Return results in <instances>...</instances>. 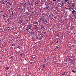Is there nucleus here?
Listing matches in <instances>:
<instances>
[{
	"label": "nucleus",
	"mask_w": 76,
	"mask_h": 76,
	"mask_svg": "<svg viewBox=\"0 0 76 76\" xmlns=\"http://www.w3.org/2000/svg\"><path fill=\"white\" fill-rule=\"evenodd\" d=\"M11 24H12V25H13V22H12V23H11Z\"/></svg>",
	"instance_id": "obj_28"
},
{
	"label": "nucleus",
	"mask_w": 76,
	"mask_h": 76,
	"mask_svg": "<svg viewBox=\"0 0 76 76\" xmlns=\"http://www.w3.org/2000/svg\"><path fill=\"white\" fill-rule=\"evenodd\" d=\"M72 60H70L69 61V62H72Z\"/></svg>",
	"instance_id": "obj_25"
},
{
	"label": "nucleus",
	"mask_w": 76,
	"mask_h": 76,
	"mask_svg": "<svg viewBox=\"0 0 76 76\" xmlns=\"http://www.w3.org/2000/svg\"><path fill=\"white\" fill-rule=\"evenodd\" d=\"M72 72H74V73H75V71H74V70H72Z\"/></svg>",
	"instance_id": "obj_20"
},
{
	"label": "nucleus",
	"mask_w": 76,
	"mask_h": 76,
	"mask_svg": "<svg viewBox=\"0 0 76 76\" xmlns=\"http://www.w3.org/2000/svg\"><path fill=\"white\" fill-rule=\"evenodd\" d=\"M32 38H34V37H32Z\"/></svg>",
	"instance_id": "obj_46"
},
{
	"label": "nucleus",
	"mask_w": 76,
	"mask_h": 76,
	"mask_svg": "<svg viewBox=\"0 0 76 76\" xmlns=\"http://www.w3.org/2000/svg\"><path fill=\"white\" fill-rule=\"evenodd\" d=\"M7 54L8 55V54Z\"/></svg>",
	"instance_id": "obj_55"
},
{
	"label": "nucleus",
	"mask_w": 76,
	"mask_h": 76,
	"mask_svg": "<svg viewBox=\"0 0 76 76\" xmlns=\"http://www.w3.org/2000/svg\"><path fill=\"white\" fill-rule=\"evenodd\" d=\"M58 39H57V42H56V43H58Z\"/></svg>",
	"instance_id": "obj_19"
},
{
	"label": "nucleus",
	"mask_w": 76,
	"mask_h": 76,
	"mask_svg": "<svg viewBox=\"0 0 76 76\" xmlns=\"http://www.w3.org/2000/svg\"><path fill=\"white\" fill-rule=\"evenodd\" d=\"M28 32H29V31H28Z\"/></svg>",
	"instance_id": "obj_54"
},
{
	"label": "nucleus",
	"mask_w": 76,
	"mask_h": 76,
	"mask_svg": "<svg viewBox=\"0 0 76 76\" xmlns=\"http://www.w3.org/2000/svg\"><path fill=\"white\" fill-rule=\"evenodd\" d=\"M7 57H8V58L9 57V56H8Z\"/></svg>",
	"instance_id": "obj_42"
},
{
	"label": "nucleus",
	"mask_w": 76,
	"mask_h": 76,
	"mask_svg": "<svg viewBox=\"0 0 76 76\" xmlns=\"http://www.w3.org/2000/svg\"><path fill=\"white\" fill-rule=\"evenodd\" d=\"M57 1H60V0H57Z\"/></svg>",
	"instance_id": "obj_40"
},
{
	"label": "nucleus",
	"mask_w": 76,
	"mask_h": 76,
	"mask_svg": "<svg viewBox=\"0 0 76 76\" xmlns=\"http://www.w3.org/2000/svg\"><path fill=\"white\" fill-rule=\"evenodd\" d=\"M33 30H30V31L31 32H30L29 33H28V34L30 35V34H32V33H33Z\"/></svg>",
	"instance_id": "obj_5"
},
{
	"label": "nucleus",
	"mask_w": 76,
	"mask_h": 76,
	"mask_svg": "<svg viewBox=\"0 0 76 76\" xmlns=\"http://www.w3.org/2000/svg\"><path fill=\"white\" fill-rule=\"evenodd\" d=\"M69 1V0H65V2H67Z\"/></svg>",
	"instance_id": "obj_13"
},
{
	"label": "nucleus",
	"mask_w": 76,
	"mask_h": 76,
	"mask_svg": "<svg viewBox=\"0 0 76 76\" xmlns=\"http://www.w3.org/2000/svg\"><path fill=\"white\" fill-rule=\"evenodd\" d=\"M12 46H14V45L13 44H12Z\"/></svg>",
	"instance_id": "obj_34"
},
{
	"label": "nucleus",
	"mask_w": 76,
	"mask_h": 76,
	"mask_svg": "<svg viewBox=\"0 0 76 76\" xmlns=\"http://www.w3.org/2000/svg\"><path fill=\"white\" fill-rule=\"evenodd\" d=\"M65 8H66V7H65Z\"/></svg>",
	"instance_id": "obj_57"
},
{
	"label": "nucleus",
	"mask_w": 76,
	"mask_h": 76,
	"mask_svg": "<svg viewBox=\"0 0 76 76\" xmlns=\"http://www.w3.org/2000/svg\"><path fill=\"white\" fill-rule=\"evenodd\" d=\"M72 6H74V5H72Z\"/></svg>",
	"instance_id": "obj_41"
},
{
	"label": "nucleus",
	"mask_w": 76,
	"mask_h": 76,
	"mask_svg": "<svg viewBox=\"0 0 76 76\" xmlns=\"http://www.w3.org/2000/svg\"><path fill=\"white\" fill-rule=\"evenodd\" d=\"M64 6V4L62 3L61 4V6H60V7H61V8H62V7H63V6Z\"/></svg>",
	"instance_id": "obj_6"
},
{
	"label": "nucleus",
	"mask_w": 76,
	"mask_h": 76,
	"mask_svg": "<svg viewBox=\"0 0 76 76\" xmlns=\"http://www.w3.org/2000/svg\"><path fill=\"white\" fill-rule=\"evenodd\" d=\"M44 29H45V28H44Z\"/></svg>",
	"instance_id": "obj_52"
},
{
	"label": "nucleus",
	"mask_w": 76,
	"mask_h": 76,
	"mask_svg": "<svg viewBox=\"0 0 76 76\" xmlns=\"http://www.w3.org/2000/svg\"><path fill=\"white\" fill-rule=\"evenodd\" d=\"M44 28V27L42 26V28Z\"/></svg>",
	"instance_id": "obj_32"
},
{
	"label": "nucleus",
	"mask_w": 76,
	"mask_h": 76,
	"mask_svg": "<svg viewBox=\"0 0 76 76\" xmlns=\"http://www.w3.org/2000/svg\"><path fill=\"white\" fill-rule=\"evenodd\" d=\"M10 21L9 20H7V23H9V22H10Z\"/></svg>",
	"instance_id": "obj_10"
},
{
	"label": "nucleus",
	"mask_w": 76,
	"mask_h": 76,
	"mask_svg": "<svg viewBox=\"0 0 76 76\" xmlns=\"http://www.w3.org/2000/svg\"><path fill=\"white\" fill-rule=\"evenodd\" d=\"M75 10H76V8H75Z\"/></svg>",
	"instance_id": "obj_47"
},
{
	"label": "nucleus",
	"mask_w": 76,
	"mask_h": 76,
	"mask_svg": "<svg viewBox=\"0 0 76 76\" xmlns=\"http://www.w3.org/2000/svg\"><path fill=\"white\" fill-rule=\"evenodd\" d=\"M2 12H3V11H1Z\"/></svg>",
	"instance_id": "obj_45"
},
{
	"label": "nucleus",
	"mask_w": 76,
	"mask_h": 76,
	"mask_svg": "<svg viewBox=\"0 0 76 76\" xmlns=\"http://www.w3.org/2000/svg\"><path fill=\"white\" fill-rule=\"evenodd\" d=\"M65 75V72H64V73L62 74V75Z\"/></svg>",
	"instance_id": "obj_22"
},
{
	"label": "nucleus",
	"mask_w": 76,
	"mask_h": 76,
	"mask_svg": "<svg viewBox=\"0 0 76 76\" xmlns=\"http://www.w3.org/2000/svg\"><path fill=\"white\" fill-rule=\"evenodd\" d=\"M46 22V23H48L47 21L46 20L45 21Z\"/></svg>",
	"instance_id": "obj_21"
},
{
	"label": "nucleus",
	"mask_w": 76,
	"mask_h": 76,
	"mask_svg": "<svg viewBox=\"0 0 76 76\" xmlns=\"http://www.w3.org/2000/svg\"><path fill=\"white\" fill-rule=\"evenodd\" d=\"M20 54V55L21 56V57H22V55L23 54L21 53V54Z\"/></svg>",
	"instance_id": "obj_23"
},
{
	"label": "nucleus",
	"mask_w": 76,
	"mask_h": 76,
	"mask_svg": "<svg viewBox=\"0 0 76 76\" xmlns=\"http://www.w3.org/2000/svg\"><path fill=\"white\" fill-rule=\"evenodd\" d=\"M65 37H66L64 36V38H65Z\"/></svg>",
	"instance_id": "obj_43"
},
{
	"label": "nucleus",
	"mask_w": 76,
	"mask_h": 76,
	"mask_svg": "<svg viewBox=\"0 0 76 76\" xmlns=\"http://www.w3.org/2000/svg\"><path fill=\"white\" fill-rule=\"evenodd\" d=\"M33 25H34L33 26H37L38 24H37V22H35L33 23Z\"/></svg>",
	"instance_id": "obj_3"
},
{
	"label": "nucleus",
	"mask_w": 76,
	"mask_h": 76,
	"mask_svg": "<svg viewBox=\"0 0 76 76\" xmlns=\"http://www.w3.org/2000/svg\"><path fill=\"white\" fill-rule=\"evenodd\" d=\"M70 58H69L68 59H69V60H70Z\"/></svg>",
	"instance_id": "obj_37"
},
{
	"label": "nucleus",
	"mask_w": 76,
	"mask_h": 76,
	"mask_svg": "<svg viewBox=\"0 0 76 76\" xmlns=\"http://www.w3.org/2000/svg\"><path fill=\"white\" fill-rule=\"evenodd\" d=\"M6 70H8V69H9V68L8 67H6Z\"/></svg>",
	"instance_id": "obj_9"
},
{
	"label": "nucleus",
	"mask_w": 76,
	"mask_h": 76,
	"mask_svg": "<svg viewBox=\"0 0 76 76\" xmlns=\"http://www.w3.org/2000/svg\"><path fill=\"white\" fill-rule=\"evenodd\" d=\"M60 0V1H61V0Z\"/></svg>",
	"instance_id": "obj_48"
},
{
	"label": "nucleus",
	"mask_w": 76,
	"mask_h": 76,
	"mask_svg": "<svg viewBox=\"0 0 76 76\" xmlns=\"http://www.w3.org/2000/svg\"><path fill=\"white\" fill-rule=\"evenodd\" d=\"M0 64H1L0 63Z\"/></svg>",
	"instance_id": "obj_53"
},
{
	"label": "nucleus",
	"mask_w": 76,
	"mask_h": 76,
	"mask_svg": "<svg viewBox=\"0 0 76 76\" xmlns=\"http://www.w3.org/2000/svg\"><path fill=\"white\" fill-rule=\"evenodd\" d=\"M66 10H68V8H66Z\"/></svg>",
	"instance_id": "obj_33"
},
{
	"label": "nucleus",
	"mask_w": 76,
	"mask_h": 76,
	"mask_svg": "<svg viewBox=\"0 0 76 76\" xmlns=\"http://www.w3.org/2000/svg\"><path fill=\"white\" fill-rule=\"evenodd\" d=\"M26 30L27 31H28V28H27L26 29Z\"/></svg>",
	"instance_id": "obj_29"
},
{
	"label": "nucleus",
	"mask_w": 76,
	"mask_h": 76,
	"mask_svg": "<svg viewBox=\"0 0 76 76\" xmlns=\"http://www.w3.org/2000/svg\"><path fill=\"white\" fill-rule=\"evenodd\" d=\"M53 16H54V15H52Z\"/></svg>",
	"instance_id": "obj_51"
},
{
	"label": "nucleus",
	"mask_w": 76,
	"mask_h": 76,
	"mask_svg": "<svg viewBox=\"0 0 76 76\" xmlns=\"http://www.w3.org/2000/svg\"><path fill=\"white\" fill-rule=\"evenodd\" d=\"M53 58H55L56 57H54Z\"/></svg>",
	"instance_id": "obj_38"
},
{
	"label": "nucleus",
	"mask_w": 76,
	"mask_h": 76,
	"mask_svg": "<svg viewBox=\"0 0 76 76\" xmlns=\"http://www.w3.org/2000/svg\"><path fill=\"white\" fill-rule=\"evenodd\" d=\"M50 15L49 16V17H50Z\"/></svg>",
	"instance_id": "obj_49"
},
{
	"label": "nucleus",
	"mask_w": 76,
	"mask_h": 76,
	"mask_svg": "<svg viewBox=\"0 0 76 76\" xmlns=\"http://www.w3.org/2000/svg\"><path fill=\"white\" fill-rule=\"evenodd\" d=\"M53 1H56V0H53Z\"/></svg>",
	"instance_id": "obj_26"
},
{
	"label": "nucleus",
	"mask_w": 76,
	"mask_h": 76,
	"mask_svg": "<svg viewBox=\"0 0 76 76\" xmlns=\"http://www.w3.org/2000/svg\"><path fill=\"white\" fill-rule=\"evenodd\" d=\"M43 23H45V24H46V21H44L43 22Z\"/></svg>",
	"instance_id": "obj_11"
},
{
	"label": "nucleus",
	"mask_w": 76,
	"mask_h": 76,
	"mask_svg": "<svg viewBox=\"0 0 76 76\" xmlns=\"http://www.w3.org/2000/svg\"><path fill=\"white\" fill-rule=\"evenodd\" d=\"M36 29H38V27H37V26L36 27Z\"/></svg>",
	"instance_id": "obj_17"
},
{
	"label": "nucleus",
	"mask_w": 76,
	"mask_h": 76,
	"mask_svg": "<svg viewBox=\"0 0 76 76\" xmlns=\"http://www.w3.org/2000/svg\"><path fill=\"white\" fill-rule=\"evenodd\" d=\"M46 59H44V62H46Z\"/></svg>",
	"instance_id": "obj_18"
},
{
	"label": "nucleus",
	"mask_w": 76,
	"mask_h": 76,
	"mask_svg": "<svg viewBox=\"0 0 76 76\" xmlns=\"http://www.w3.org/2000/svg\"><path fill=\"white\" fill-rule=\"evenodd\" d=\"M76 11L74 10H73V11H72V14H74V15H76Z\"/></svg>",
	"instance_id": "obj_2"
},
{
	"label": "nucleus",
	"mask_w": 76,
	"mask_h": 76,
	"mask_svg": "<svg viewBox=\"0 0 76 76\" xmlns=\"http://www.w3.org/2000/svg\"><path fill=\"white\" fill-rule=\"evenodd\" d=\"M42 18H44V16H43Z\"/></svg>",
	"instance_id": "obj_50"
},
{
	"label": "nucleus",
	"mask_w": 76,
	"mask_h": 76,
	"mask_svg": "<svg viewBox=\"0 0 76 76\" xmlns=\"http://www.w3.org/2000/svg\"><path fill=\"white\" fill-rule=\"evenodd\" d=\"M30 5H32V4H30Z\"/></svg>",
	"instance_id": "obj_44"
},
{
	"label": "nucleus",
	"mask_w": 76,
	"mask_h": 76,
	"mask_svg": "<svg viewBox=\"0 0 76 76\" xmlns=\"http://www.w3.org/2000/svg\"><path fill=\"white\" fill-rule=\"evenodd\" d=\"M15 28L16 27H15V25L12 26V27L11 28V29H12V30H13V31L15 30Z\"/></svg>",
	"instance_id": "obj_4"
},
{
	"label": "nucleus",
	"mask_w": 76,
	"mask_h": 76,
	"mask_svg": "<svg viewBox=\"0 0 76 76\" xmlns=\"http://www.w3.org/2000/svg\"><path fill=\"white\" fill-rule=\"evenodd\" d=\"M20 4H22V3H21Z\"/></svg>",
	"instance_id": "obj_35"
},
{
	"label": "nucleus",
	"mask_w": 76,
	"mask_h": 76,
	"mask_svg": "<svg viewBox=\"0 0 76 76\" xmlns=\"http://www.w3.org/2000/svg\"><path fill=\"white\" fill-rule=\"evenodd\" d=\"M12 23V21H10V23Z\"/></svg>",
	"instance_id": "obj_15"
},
{
	"label": "nucleus",
	"mask_w": 76,
	"mask_h": 76,
	"mask_svg": "<svg viewBox=\"0 0 76 76\" xmlns=\"http://www.w3.org/2000/svg\"><path fill=\"white\" fill-rule=\"evenodd\" d=\"M42 70H44V68L42 67Z\"/></svg>",
	"instance_id": "obj_27"
},
{
	"label": "nucleus",
	"mask_w": 76,
	"mask_h": 76,
	"mask_svg": "<svg viewBox=\"0 0 76 76\" xmlns=\"http://www.w3.org/2000/svg\"><path fill=\"white\" fill-rule=\"evenodd\" d=\"M42 21H44V19H43V18L42 19Z\"/></svg>",
	"instance_id": "obj_30"
},
{
	"label": "nucleus",
	"mask_w": 76,
	"mask_h": 76,
	"mask_svg": "<svg viewBox=\"0 0 76 76\" xmlns=\"http://www.w3.org/2000/svg\"><path fill=\"white\" fill-rule=\"evenodd\" d=\"M49 7V6H47L46 7V9H48V8Z\"/></svg>",
	"instance_id": "obj_7"
},
{
	"label": "nucleus",
	"mask_w": 76,
	"mask_h": 76,
	"mask_svg": "<svg viewBox=\"0 0 76 76\" xmlns=\"http://www.w3.org/2000/svg\"><path fill=\"white\" fill-rule=\"evenodd\" d=\"M32 34L33 35H34V33H32Z\"/></svg>",
	"instance_id": "obj_36"
},
{
	"label": "nucleus",
	"mask_w": 76,
	"mask_h": 76,
	"mask_svg": "<svg viewBox=\"0 0 76 76\" xmlns=\"http://www.w3.org/2000/svg\"><path fill=\"white\" fill-rule=\"evenodd\" d=\"M57 9H58V7H56L55 9L56 10H57Z\"/></svg>",
	"instance_id": "obj_14"
},
{
	"label": "nucleus",
	"mask_w": 76,
	"mask_h": 76,
	"mask_svg": "<svg viewBox=\"0 0 76 76\" xmlns=\"http://www.w3.org/2000/svg\"><path fill=\"white\" fill-rule=\"evenodd\" d=\"M55 47H56V48H57V49H58V48H60L58 47V46H55Z\"/></svg>",
	"instance_id": "obj_12"
},
{
	"label": "nucleus",
	"mask_w": 76,
	"mask_h": 76,
	"mask_svg": "<svg viewBox=\"0 0 76 76\" xmlns=\"http://www.w3.org/2000/svg\"><path fill=\"white\" fill-rule=\"evenodd\" d=\"M36 4H38V3H36L35 4V5H36Z\"/></svg>",
	"instance_id": "obj_31"
},
{
	"label": "nucleus",
	"mask_w": 76,
	"mask_h": 76,
	"mask_svg": "<svg viewBox=\"0 0 76 76\" xmlns=\"http://www.w3.org/2000/svg\"><path fill=\"white\" fill-rule=\"evenodd\" d=\"M12 15H13V12H12L11 14Z\"/></svg>",
	"instance_id": "obj_24"
},
{
	"label": "nucleus",
	"mask_w": 76,
	"mask_h": 76,
	"mask_svg": "<svg viewBox=\"0 0 76 76\" xmlns=\"http://www.w3.org/2000/svg\"><path fill=\"white\" fill-rule=\"evenodd\" d=\"M41 20H42V18H40V21H41Z\"/></svg>",
	"instance_id": "obj_16"
},
{
	"label": "nucleus",
	"mask_w": 76,
	"mask_h": 76,
	"mask_svg": "<svg viewBox=\"0 0 76 76\" xmlns=\"http://www.w3.org/2000/svg\"><path fill=\"white\" fill-rule=\"evenodd\" d=\"M67 3H68V4H69V2H67Z\"/></svg>",
	"instance_id": "obj_39"
},
{
	"label": "nucleus",
	"mask_w": 76,
	"mask_h": 76,
	"mask_svg": "<svg viewBox=\"0 0 76 76\" xmlns=\"http://www.w3.org/2000/svg\"><path fill=\"white\" fill-rule=\"evenodd\" d=\"M45 65L44 64L43 65V67H42L43 68H44V67H45Z\"/></svg>",
	"instance_id": "obj_8"
},
{
	"label": "nucleus",
	"mask_w": 76,
	"mask_h": 76,
	"mask_svg": "<svg viewBox=\"0 0 76 76\" xmlns=\"http://www.w3.org/2000/svg\"><path fill=\"white\" fill-rule=\"evenodd\" d=\"M32 27V25H31L30 24H28L27 26V28H28L29 29H31L32 28H31Z\"/></svg>",
	"instance_id": "obj_1"
},
{
	"label": "nucleus",
	"mask_w": 76,
	"mask_h": 76,
	"mask_svg": "<svg viewBox=\"0 0 76 76\" xmlns=\"http://www.w3.org/2000/svg\"><path fill=\"white\" fill-rule=\"evenodd\" d=\"M12 48H13V47H12Z\"/></svg>",
	"instance_id": "obj_56"
}]
</instances>
